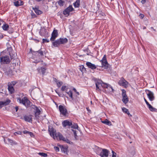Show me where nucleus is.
Returning <instances> with one entry per match:
<instances>
[{"label": "nucleus", "instance_id": "nucleus-7", "mask_svg": "<svg viewBox=\"0 0 157 157\" xmlns=\"http://www.w3.org/2000/svg\"><path fill=\"white\" fill-rule=\"evenodd\" d=\"M147 97L151 101H152L154 100L155 97L153 92L149 90H146L145 91Z\"/></svg>", "mask_w": 157, "mask_h": 157}, {"label": "nucleus", "instance_id": "nucleus-27", "mask_svg": "<svg viewBox=\"0 0 157 157\" xmlns=\"http://www.w3.org/2000/svg\"><path fill=\"white\" fill-rule=\"evenodd\" d=\"M147 106L151 111L157 112V109L153 107L150 104L149 105Z\"/></svg>", "mask_w": 157, "mask_h": 157}, {"label": "nucleus", "instance_id": "nucleus-34", "mask_svg": "<svg viewBox=\"0 0 157 157\" xmlns=\"http://www.w3.org/2000/svg\"><path fill=\"white\" fill-rule=\"evenodd\" d=\"M70 127L73 129H78V126L76 123H74L73 124V122H72V125Z\"/></svg>", "mask_w": 157, "mask_h": 157}, {"label": "nucleus", "instance_id": "nucleus-64", "mask_svg": "<svg viewBox=\"0 0 157 157\" xmlns=\"http://www.w3.org/2000/svg\"><path fill=\"white\" fill-rule=\"evenodd\" d=\"M86 109H87L88 111V108H86Z\"/></svg>", "mask_w": 157, "mask_h": 157}, {"label": "nucleus", "instance_id": "nucleus-13", "mask_svg": "<svg viewBox=\"0 0 157 157\" xmlns=\"http://www.w3.org/2000/svg\"><path fill=\"white\" fill-rule=\"evenodd\" d=\"M105 83H104L101 81H97L95 83L96 86V89L100 90L99 87L100 86H102V87H104Z\"/></svg>", "mask_w": 157, "mask_h": 157}, {"label": "nucleus", "instance_id": "nucleus-8", "mask_svg": "<svg viewBox=\"0 0 157 157\" xmlns=\"http://www.w3.org/2000/svg\"><path fill=\"white\" fill-rule=\"evenodd\" d=\"M122 95V101L125 104H126L128 101V98L126 94V91L124 89L121 90Z\"/></svg>", "mask_w": 157, "mask_h": 157}, {"label": "nucleus", "instance_id": "nucleus-53", "mask_svg": "<svg viewBox=\"0 0 157 157\" xmlns=\"http://www.w3.org/2000/svg\"><path fill=\"white\" fill-rule=\"evenodd\" d=\"M15 109H16V111L17 112L18 109V106L15 107Z\"/></svg>", "mask_w": 157, "mask_h": 157}, {"label": "nucleus", "instance_id": "nucleus-30", "mask_svg": "<svg viewBox=\"0 0 157 157\" xmlns=\"http://www.w3.org/2000/svg\"><path fill=\"white\" fill-rule=\"evenodd\" d=\"M102 122L104 124H105L106 125L110 126L112 125V124L111 122L108 121L107 119H106L104 121H102Z\"/></svg>", "mask_w": 157, "mask_h": 157}, {"label": "nucleus", "instance_id": "nucleus-49", "mask_svg": "<svg viewBox=\"0 0 157 157\" xmlns=\"http://www.w3.org/2000/svg\"><path fill=\"white\" fill-rule=\"evenodd\" d=\"M144 100L146 103V104L148 106L150 104L147 101V100H146V99L145 98H144Z\"/></svg>", "mask_w": 157, "mask_h": 157}, {"label": "nucleus", "instance_id": "nucleus-14", "mask_svg": "<svg viewBox=\"0 0 157 157\" xmlns=\"http://www.w3.org/2000/svg\"><path fill=\"white\" fill-rule=\"evenodd\" d=\"M128 155L130 157H132L135 154V149L134 147H131L128 151Z\"/></svg>", "mask_w": 157, "mask_h": 157}, {"label": "nucleus", "instance_id": "nucleus-9", "mask_svg": "<svg viewBox=\"0 0 157 157\" xmlns=\"http://www.w3.org/2000/svg\"><path fill=\"white\" fill-rule=\"evenodd\" d=\"M74 10L72 5H70L69 7L65 9L63 12V13L64 15L68 16L69 15L70 12Z\"/></svg>", "mask_w": 157, "mask_h": 157}, {"label": "nucleus", "instance_id": "nucleus-29", "mask_svg": "<svg viewBox=\"0 0 157 157\" xmlns=\"http://www.w3.org/2000/svg\"><path fill=\"white\" fill-rule=\"evenodd\" d=\"M122 109L123 112L127 114L129 116H132V115L130 113L128 109L125 108L123 107L122 108Z\"/></svg>", "mask_w": 157, "mask_h": 157}, {"label": "nucleus", "instance_id": "nucleus-1", "mask_svg": "<svg viewBox=\"0 0 157 157\" xmlns=\"http://www.w3.org/2000/svg\"><path fill=\"white\" fill-rule=\"evenodd\" d=\"M50 136L52 137L54 139H56L59 140H62L64 141V138H66L64 137L59 132L56 133V131L53 128L48 130Z\"/></svg>", "mask_w": 157, "mask_h": 157}, {"label": "nucleus", "instance_id": "nucleus-5", "mask_svg": "<svg viewBox=\"0 0 157 157\" xmlns=\"http://www.w3.org/2000/svg\"><path fill=\"white\" fill-rule=\"evenodd\" d=\"M31 108L35 110V117L36 118L38 119L39 115L40 114L41 108L40 107H37L34 105H32Z\"/></svg>", "mask_w": 157, "mask_h": 157}, {"label": "nucleus", "instance_id": "nucleus-25", "mask_svg": "<svg viewBox=\"0 0 157 157\" xmlns=\"http://www.w3.org/2000/svg\"><path fill=\"white\" fill-rule=\"evenodd\" d=\"M60 44H63L67 42V39L66 38H60L59 39Z\"/></svg>", "mask_w": 157, "mask_h": 157}, {"label": "nucleus", "instance_id": "nucleus-31", "mask_svg": "<svg viewBox=\"0 0 157 157\" xmlns=\"http://www.w3.org/2000/svg\"><path fill=\"white\" fill-rule=\"evenodd\" d=\"M34 11L36 13L37 15H39L41 14L42 13V11L38 9L37 8H33Z\"/></svg>", "mask_w": 157, "mask_h": 157}, {"label": "nucleus", "instance_id": "nucleus-43", "mask_svg": "<svg viewBox=\"0 0 157 157\" xmlns=\"http://www.w3.org/2000/svg\"><path fill=\"white\" fill-rule=\"evenodd\" d=\"M49 42V40L47 39H43V43H44L45 42L48 43Z\"/></svg>", "mask_w": 157, "mask_h": 157}, {"label": "nucleus", "instance_id": "nucleus-28", "mask_svg": "<svg viewBox=\"0 0 157 157\" xmlns=\"http://www.w3.org/2000/svg\"><path fill=\"white\" fill-rule=\"evenodd\" d=\"M80 5V1L77 0L74 3L73 5L75 8H78L79 7Z\"/></svg>", "mask_w": 157, "mask_h": 157}, {"label": "nucleus", "instance_id": "nucleus-17", "mask_svg": "<svg viewBox=\"0 0 157 157\" xmlns=\"http://www.w3.org/2000/svg\"><path fill=\"white\" fill-rule=\"evenodd\" d=\"M103 88H106L108 90L107 91L109 92L113 91V89L112 87L109 84L105 83Z\"/></svg>", "mask_w": 157, "mask_h": 157}, {"label": "nucleus", "instance_id": "nucleus-61", "mask_svg": "<svg viewBox=\"0 0 157 157\" xmlns=\"http://www.w3.org/2000/svg\"><path fill=\"white\" fill-rule=\"evenodd\" d=\"M4 142H5V143H6V140H5V139H4Z\"/></svg>", "mask_w": 157, "mask_h": 157}, {"label": "nucleus", "instance_id": "nucleus-51", "mask_svg": "<svg viewBox=\"0 0 157 157\" xmlns=\"http://www.w3.org/2000/svg\"><path fill=\"white\" fill-rule=\"evenodd\" d=\"M29 132V131H27L26 130L24 131L23 132V133L24 134H28Z\"/></svg>", "mask_w": 157, "mask_h": 157}, {"label": "nucleus", "instance_id": "nucleus-35", "mask_svg": "<svg viewBox=\"0 0 157 157\" xmlns=\"http://www.w3.org/2000/svg\"><path fill=\"white\" fill-rule=\"evenodd\" d=\"M5 73L6 75L9 76H11L12 74V71L10 69H9L8 71H6Z\"/></svg>", "mask_w": 157, "mask_h": 157}, {"label": "nucleus", "instance_id": "nucleus-10", "mask_svg": "<svg viewBox=\"0 0 157 157\" xmlns=\"http://www.w3.org/2000/svg\"><path fill=\"white\" fill-rule=\"evenodd\" d=\"M62 124L64 128H66L67 127L70 128L72 125V121L68 120H65L62 122Z\"/></svg>", "mask_w": 157, "mask_h": 157}, {"label": "nucleus", "instance_id": "nucleus-32", "mask_svg": "<svg viewBox=\"0 0 157 157\" xmlns=\"http://www.w3.org/2000/svg\"><path fill=\"white\" fill-rule=\"evenodd\" d=\"M98 13H99L98 16L101 18H103L105 16V14L102 11H98Z\"/></svg>", "mask_w": 157, "mask_h": 157}, {"label": "nucleus", "instance_id": "nucleus-52", "mask_svg": "<svg viewBox=\"0 0 157 157\" xmlns=\"http://www.w3.org/2000/svg\"><path fill=\"white\" fill-rule=\"evenodd\" d=\"M141 2L142 4H144L146 2L145 0H142Z\"/></svg>", "mask_w": 157, "mask_h": 157}, {"label": "nucleus", "instance_id": "nucleus-44", "mask_svg": "<svg viewBox=\"0 0 157 157\" xmlns=\"http://www.w3.org/2000/svg\"><path fill=\"white\" fill-rule=\"evenodd\" d=\"M54 149L56 152H58L59 151V148L55 146L54 147Z\"/></svg>", "mask_w": 157, "mask_h": 157}, {"label": "nucleus", "instance_id": "nucleus-46", "mask_svg": "<svg viewBox=\"0 0 157 157\" xmlns=\"http://www.w3.org/2000/svg\"><path fill=\"white\" fill-rule=\"evenodd\" d=\"M112 157H116V154L113 151H112Z\"/></svg>", "mask_w": 157, "mask_h": 157}, {"label": "nucleus", "instance_id": "nucleus-41", "mask_svg": "<svg viewBox=\"0 0 157 157\" xmlns=\"http://www.w3.org/2000/svg\"><path fill=\"white\" fill-rule=\"evenodd\" d=\"M64 141L66 142L67 143L70 144H71V143H72V142H71V141L69 140L68 139H67L66 138H64Z\"/></svg>", "mask_w": 157, "mask_h": 157}, {"label": "nucleus", "instance_id": "nucleus-6", "mask_svg": "<svg viewBox=\"0 0 157 157\" xmlns=\"http://www.w3.org/2000/svg\"><path fill=\"white\" fill-rule=\"evenodd\" d=\"M102 63V67H104L105 69H107L109 67V64L106 60V55L104 56L102 59L101 60Z\"/></svg>", "mask_w": 157, "mask_h": 157}, {"label": "nucleus", "instance_id": "nucleus-40", "mask_svg": "<svg viewBox=\"0 0 157 157\" xmlns=\"http://www.w3.org/2000/svg\"><path fill=\"white\" fill-rule=\"evenodd\" d=\"M62 91H64L65 90L66 91H67L68 88L66 86H63L61 88Z\"/></svg>", "mask_w": 157, "mask_h": 157}, {"label": "nucleus", "instance_id": "nucleus-15", "mask_svg": "<svg viewBox=\"0 0 157 157\" xmlns=\"http://www.w3.org/2000/svg\"><path fill=\"white\" fill-rule=\"evenodd\" d=\"M39 34L42 36L47 37L48 35V33L45 29L44 28L41 29L39 32Z\"/></svg>", "mask_w": 157, "mask_h": 157}, {"label": "nucleus", "instance_id": "nucleus-57", "mask_svg": "<svg viewBox=\"0 0 157 157\" xmlns=\"http://www.w3.org/2000/svg\"><path fill=\"white\" fill-rule=\"evenodd\" d=\"M42 0H36V1H37V2H40V1H41Z\"/></svg>", "mask_w": 157, "mask_h": 157}, {"label": "nucleus", "instance_id": "nucleus-38", "mask_svg": "<svg viewBox=\"0 0 157 157\" xmlns=\"http://www.w3.org/2000/svg\"><path fill=\"white\" fill-rule=\"evenodd\" d=\"M65 2L64 1H63L62 0H59L58 2V4L60 6H62L63 5Z\"/></svg>", "mask_w": 157, "mask_h": 157}, {"label": "nucleus", "instance_id": "nucleus-45", "mask_svg": "<svg viewBox=\"0 0 157 157\" xmlns=\"http://www.w3.org/2000/svg\"><path fill=\"white\" fill-rule=\"evenodd\" d=\"M22 133V132L21 131H18L17 132H15L14 133V135H16L17 134H19V135H21Z\"/></svg>", "mask_w": 157, "mask_h": 157}, {"label": "nucleus", "instance_id": "nucleus-12", "mask_svg": "<svg viewBox=\"0 0 157 157\" xmlns=\"http://www.w3.org/2000/svg\"><path fill=\"white\" fill-rule=\"evenodd\" d=\"M59 108L60 112L63 115L66 116L67 113V110L65 107L60 105L59 106Z\"/></svg>", "mask_w": 157, "mask_h": 157}, {"label": "nucleus", "instance_id": "nucleus-22", "mask_svg": "<svg viewBox=\"0 0 157 157\" xmlns=\"http://www.w3.org/2000/svg\"><path fill=\"white\" fill-rule=\"evenodd\" d=\"M8 89L9 91L11 94L13 93L14 90L13 86H12V85L11 84H9L8 85Z\"/></svg>", "mask_w": 157, "mask_h": 157}, {"label": "nucleus", "instance_id": "nucleus-59", "mask_svg": "<svg viewBox=\"0 0 157 157\" xmlns=\"http://www.w3.org/2000/svg\"><path fill=\"white\" fill-rule=\"evenodd\" d=\"M55 91L58 94L59 93L56 90H55Z\"/></svg>", "mask_w": 157, "mask_h": 157}, {"label": "nucleus", "instance_id": "nucleus-23", "mask_svg": "<svg viewBox=\"0 0 157 157\" xmlns=\"http://www.w3.org/2000/svg\"><path fill=\"white\" fill-rule=\"evenodd\" d=\"M23 2L21 0L17 1L14 2V5L17 7L23 5Z\"/></svg>", "mask_w": 157, "mask_h": 157}, {"label": "nucleus", "instance_id": "nucleus-42", "mask_svg": "<svg viewBox=\"0 0 157 157\" xmlns=\"http://www.w3.org/2000/svg\"><path fill=\"white\" fill-rule=\"evenodd\" d=\"M62 82H57V85L58 87H59L62 84Z\"/></svg>", "mask_w": 157, "mask_h": 157}, {"label": "nucleus", "instance_id": "nucleus-60", "mask_svg": "<svg viewBox=\"0 0 157 157\" xmlns=\"http://www.w3.org/2000/svg\"><path fill=\"white\" fill-rule=\"evenodd\" d=\"M12 84H13V85H14L15 84H16V83L15 82H14V83H13H13H12Z\"/></svg>", "mask_w": 157, "mask_h": 157}, {"label": "nucleus", "instance_id": "nucleus-21", "mask_svg": "<svg viewBox=\"0 0 157 157\" xmlns=\"http://www.w3.org/2000/svg\"><path fill=\"white\" fill-rule=\"evenodd\" d=\"M46 69V68L45 67H41L40 68L37 69V70L39 73H41L43 75H44L45 73Z\"/></svg>", "mask_w": 157, "mask_h": 157}, {"label": "nucleus", "instance_id": "nucleus-19", "mask_svg": "<svg viewBox=\"0 0 157 157\" xmlns=\"http://www.w3.org/2000/svg\"><path fill=\"white\" fill-rule=\"evenodd\" d=\"M86 64L89 68L92 69L94 70L96 68V66L94 64H92L90 62H87Z\"/></svg>", "mask_w": 157, "mask_h": 157}, {"label": "nucleus", "instance_id": "nucleus-58", "mask_svg": "<svg viewBox=\"0 0 157 157\" xmlns=\"http://www.w3.org/2000/svg\"><path fill=\"white\" fill-rule=\"evenodd\" d=\"M146 29V27H145V26L143 28V29Z\"/></svg>", "mask_w": 157, "mask_h": 157}, {"label": "nucleus", "instance_id": "nucleus-18", "mask_svg": "<svg viewBox=\"0 0 157 157\" xmlns=\"http://www.w3.org/2000/svg\"><path fill=\"white\" fill-rule=\"evenodd\" d=\"M11 101L9 99H7L6 101H0V109L2 108L4 105H8L10 103Z\"/></svg>", "mask_w": 157, "mask_h": 157}, {"label": "nucleus", "instance_id": "nucleus-56", "mask_svg": "<svg viewBox=\"0 0 157 157\" xmlns=\"http://www.w3.org/2000/svg\"><path fill=\"white\" fill-rule=\"evenodd\" d=\"M76 93L78 95L79 94V93L77 91Z\"/></svg>", "mask_w": 157, "mask_h": 157}, {"label": "nucleus", "instance_id": "nucleus-3", "mask_svg": "<svg viewBox=\"0 0 157 157\" xmlns=\"http://www.w3.org/2000/svg\"><path fill=\"white\" fill-rule=\"evenodd\" d=\"M109 152V151L106 149L100 148L98 151L97 154L101 157H108Z\"/></svg>", "mask_w": 157, "mask_h": 157}, {"label": "nucleus", "instance_id": "nucleus-26", "mask_svg": "<svg viewBox=\"0 0 157 157\" xmlns=\"http://www.w3.org/2000/svg\"><path fill=\"white\" fill-rule=\"evenodd\" d=\"M60 44H61L59 39L52 42V45L55 47H58Z\"/></svg>", "mask_w": 157, "mask_h": 157}, {"label": "nucleus", "instance_id": "nucleus-37", "mask_svg": "<svg viewBox=\"0 0 157 157\" xmlns=\"http://www.w3.org/2000/svg\"><path fill=\"white\" fill-rule=\"evenodd\" d=\"M2 28L4 30H7L8 29L9 25L7 24H5L2 26Z\"/></svg>", "mask_w": 157, "mask_h": 157}, {"label": "nucleus", "instance_id": "nucleus-24", "mask_svg": "<svg viewBox=\"0 0 157 157\" xmlns=\"http://www.w3.org/2000/svg\"><path fill=\"white\" fill-rule=\"evenodd\" d=\"M44 50H42V48H41L39 50L36 52H34L32 51L31 52L32 53H33V52L35 53L36 54L38 53L39 54L40 56H43L44 55Z\"/></svg>", "mask_w": 157, "mask_h": 157}, {"label": "nucleus", "instance_id": "nucleus-33", "mask_svg": "<svg viewBox=\"0 0 157 157\" xmlns=\"http://www.w3.org/2000/svg\"><path fill=\"white\" fill-rule=\"evenodd\" d=\"M66 92L67 93L68 95L72 99V100L74 99L72 95V92L71 90H70L69 91H66Z\"/></svg>", "mask_w": 157, "mask_h": 157}, {"label": "nucleus", "instance_id": "nucleus-48", "mask_svg": "<svg viewBox=\"0 0 157 157\" xmlns=\"http://www.w3.org/2000/svg\"><path fill=\"white\" fill-rule=\"evenodd\" d=\"M28 134L29 135L32 137L34 136L33 134L31 132H29Z\"/></svg>", "mask_w": 157, "mask_h": 157}, {"label": "nucleus", "instance_id": "nucleus-4", "mask_svg": "<svg viewBox=\"0 0 157 157\" xmlns=\"http://www.w3.org/2000/svg\"><path fill=\"white\" fill-rule=\"evenodd\" d=\"M9 56L7 55L2 56L0 57V63L1 64H7L11 61Z\"/></svg>", "mask_w": 157, "mask_h": 157}, {"label": "nucleus", "instance_id": "nucleus-2", "mask_svg": "<svg viewBox=\"0 0 157 157\" xmlns=\"http://www.w3.org/2000/svg\"><path fill=\"white\" fill-rule=\"evenodd\" d=\"M17 101L20 103L22 104L26 107H29L30 106L31 102L26 97L21 99L19 98L17 99Z\"/></svg>", "mask_w": 157, "mask_h": 157}, {"label": "nucleus", "instance_id": "nucleus-62", "mask_svg": "<svg viewBox=\"0 0 157 157\" xmlns=\"http://www.w3.org/2000/svg\"><path fill=\"white\" fill-rule=\"evenodd\" d=\"M151 29H153V27H151Z\"/></svg>", "mask_w": 157, "mask_h": 157}, {"label": "nucleus", "instance_id": "nucleus-39", "mask_svg": "<svg viewBox=\"0 0 157 157\" xmlns=\"http://www.w3.org/2000/svg\"><path fill=\"white\" fill-rule=\"evenodd\" d=\"M38 154L39 155L42 156L44 157H46L48 156L47 154L44 153L39 152L38 153Z\"/></svg>", "mask_w": 157, "mask_h": 157}, {"label": "nucleus", "instance_id": "nucleus-55", "mask_svg": "<svg viewBox=\"0 0 157 157\" xmlns=\"http://www.w3.org/2000/svg\"><path fill=\"white\" fill-rule=\"evenodd\" d=\"M73 90L75 92V93L77 92V90L75 88H74L73 89Z\"/></svg>", "mask_w": 157, "mask_h": 157}, {"label": "nucleus", "instance_id": "nucleus-11", "mask_svg": "<svg viewBox=\"0 0 157 157\" xmlns=\"http://www.w3.org/2000/svg\"><path fill=\"white\" fill-rule=\"evenodd\" d=\"M119 84L125 87L128 86V82L123 78H122L118 82Z\"/></svg>", "mask_w": 157, "mask_h": 157}, {"label": "nucleus", "instance_id": "nucleus-63", "mask_svg": "<svg viewBox=\"0 0 157 157\" xmlns=\"http://www.w3.org/2000/svg\"><path fill=\"white\" fill-rule=\"evenodd\" d=\"M82 69H83V68H84V67H83V66H82Z\"/></svg>", "mask_w": 157, "mask_h": 157}, {"label": "nucleus", "instance_id": "nucleus-20", "mask_svg": "<svg viewBox=\"0 0 157 157\" xmlns=\"http://www.w3.org/2000/svg\"><path fill=\"white\" fill-rule=\"evenodd\" d=\"M24 120L26 121L31 122L32 121V115H25L24 116Z\"/></svg>", "mask_w": 157, "mask_h": 157}, {"label": "nucleus", "instance_id": "nucleus-36", "mask_svg": "<svg viewBox=\"0 0 157 157\" xmlns=\"http://www.w3.org/2000/svg\"><path fill=\"white\" fill-rule=\"evenodd\" d=\"M7 140L9 143L10 144H11V145H14V144H17V143L16 142H15V141H13L12 140L10 139H7Z\"/></svg>", "mask_w": 157, "mask_h": 157}, {"label": "nucleus", "instance_id": "nucleus-54", "mask_svg": "<svg viewBox=\"0 0 157 157\" xmlns=\"http://www.w3.org/2000/svg\"><path fill=\"white\" fill-rule=\"evenodd\" d=\"M58 95L59 97H63V96L62 94H59V93L58 94Z\"/></svg>", "mask_w": 157, "mask_h": 157}, {"label": "nucleus", "instance_id": "nucleus-50", "mask_svg": "<svg viewBox=\"0 0 157 157\" xmlns=\"http://www.w3.org/2000/svg\"><path fill=\"white\" fill-rule=\"evenodd\" d=\"M144 17V15L143 14H140L139 15V17L140 18L142 19Z\"/></svg>", "mask_w": 157, "mask_h": 157}, {"label": "nucleus", "instance_id": "nucleus-47", "mask_svg": "<svg viewBox=\"0 0 157 157\" xmlns=\"http://www.w3.org/2000/svg\"><path fill=\"white\" fill-rule=\"evenodd\" d=\"M73 132L74 133V136L75 138H76V136H77V134H76V130H72Z\"/></svg>", "mask_w": 157, "mask_h": 157}, {"label": "nucleus", "instance_id": "nucleus-16", "mask_svg": "<svg viewBox=\"0 0 157 157\" xmlns=\"http://www.w3.org/2000/svg\"><path fill=\"white\" fill-rule=\"evenodd\" d=\"M58 36V33L57 30H54L52 33V36L50 38L51 41H53Z\"/></svg>", "mask_w": 157, "mask_h": 157}]
</instances>
